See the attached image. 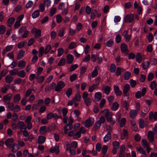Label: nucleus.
I'll return each mask as SVG.
<instances>
[{"mask_svg":"<svg viewBox=\"0 0 157 157\" xmlns=\"http://www.w3.org/2000/svg\"><path fill=\"white\" fill-rule=\"evenodd\" d=\"M77 77V75L76 74H74L70 77V81L71 82L75 81Z\"/></svg>","mask_w":157,"mask_h":157,"instance_id":"52","label":"nucleus"},{"mask_svg":"<svg viewBox=\"0 0 157 157\" xmlns=\"http://www.w3.org/2000/svg\"><path fill=\"white\" fill-rule=\"evenodd\" d=\"M114 90L117 96H120L122 94V91H121L117 86H114Z\"/></svg>","mask_w":157,"mask_h":157,"instance_id":"14","label":"nucleus"},{"mask_svg":"<svg viewBox=\"0 0 157 157\" xmlns=\"http://www.w3.org/2000/svg\"><path fill=\"white\" fill-rule=\"evenodd\" d=\"M26 63L24 61L20 60L18 62V66L21 67V69L23 68L25 66Z\"/></svg>","mask_w":157,"mask_h":157,"instance_id":"30","label":"nucleus"},{"mask_svg":"<svg viewBox=\"0 0 157 157\" xmlns=\"http://www.w3.org/2000/svg\"><path fill=\"white\" fill-rule=\"evenodd\" d=\"M17 126L20 128L21 132L26 130L27 128L26 125L23 121H19L17 123Z\"/></svg>","mask_w":157,"mask_h":157,"instance_id":"7","label":"nucleus"},{"mask_svg":"<svg viewBox=\"0 0 157 157\" xmlns=\"http://www.w3.org/2000/svg\"><path fill=\"white\" fill-rule=\"evenodd\" d=\"M116 66L114 63H112L110 66V71L112 72H114L116 70Z\"/></svg>","mask_w":157,"mask_h":157,"instance_id":"57","label":"nucleus"},{"mask_svg":"<svg viewBox=\"0 0 157 157\" xmlns=\"http://www.w3.org/2000/svg\"><path fill=\"white\" fill-rule=\"evenodd\" d=\"M17 76L23 78L26 75L25 72L23 70H21L19 72H18Z\"/></svg>","mask_w":157,"mask_h":157,"instance_id":"37","label":"nucleus"},{"mask_svg":"<svg viewBox=\"0 0 157 157\" xmlns=\"http://www.w3.org/2000/svg\"><path fill=\"white\" fill-rule=\"evenodd\" d=\"M111 137V133H110L109 132H108L104 138V142L105 143L107 142L110 139Z\"/></svg>","mask_w":157,"mask_h":157,"instance_id":"25","label":"nucleus"},{"mask_svg":"<svg viewBox=\"0 0 157 157\" xmlns=\"http://www.w3.org/2000/svg\"><path fill=\"white\" fill-rule=\"evenodd\" d=\"M110 91V88L108 86H106L104 88V92L107 95H108Z\"/></svg>","mask_w":157,"mask_h":157,"instance_id":"62","label":"nucleus"},{"mask_svg":"<svg viewBox=\"0 0 157 157\" xmlns=\"http://www.w3.org/2000/svg\"><path fill=\"white\" fill-rule=\"evenodd\" d=\"M5 82L8 83H10L13 80V77L10 75H7L5 79Z\"/></svg>","mask_w":157,"mask_h":157,"instance_id":"21","label":"nucleus"},{"mask_svg":"<svg viewBox=\"0 0 157 157\" xmlns=\"http://www.w3.org/2000/svg\"><path fill=\"white\" fill-rule=\"evenodd\" d=\"M32 92V90L30 89H29L26 91L25 94V96L26 98H27L29 96L30 94Z\"/></svg>","mask_w":157,"mask_h":157,"instance_id":"63","label":"nucleus"},{"mask_svg":"<svg viewBox=\"0 0 157 157\" xmlns=\"http://www.w3.org/2000/svg\"><path fill=\"white\" fill-rule=\"evenodd\" d=\"M75 149L70 148L69 147H66L67 151H69L71 155L74 156L76 154Z\"/></svg>","mask_w":157,"mask_h":157,"instance_id":"27","label":"nucleus"},{"mask_svg":"<svg viewBox=\"0 0 157 157\" xmlns=\"http://www.w3.org/2000/svg\"><path fill=\"white\" fill-rule=\"evenodd\" d=\"M141 144L145 148L150 145V144L147 142V140L145 139H143L141 140Z\"/></svg>","mask_w":157,"mask_h":157,"instance_id":"35","label":"nucleus"},{"mask_svg":"<svg viewBox=\"0 0 157 157\" xmlns=\"http://www.w3.org/2000/svg\"><path fill=\"white\" fill-rule=\"evenodd\" d=\"M21 96L19 94L15 95L13 98V101L14 102H18L21 99Z\"/></svg>","mask_w":157,"mask_h":157,"instance_id":"31","label":"nucleus"},{"mask_svg":"<svg viewBox=\"0 0 157 157\" xmlns=\"http://www.w3.org/2000/svg\"><path fill=\"white\" fill-rule=\"evenodd\" d=\"M78 67V65L77 64L72 65L69 68V71L72 72L77 68Z\"/></svg>","mask_w":157,"mask_h":157,"instance_id":"53","label":"nucleus"},{"mask_svg":"<svg viewBox=\"0 0 157 157\" xmlns=\"http://www.w3.org/2000/svg\"><path fill=\"white\" fill-rule=\"evenodd\" d=\"M76 46V43L74 42H72L69 44L68 46V48L72 49L75 48Z\"/></svg>","mask_w":157,"mask_h":157,"instance_id":"60","label":"nucleus"},{"mask_svg":"<svg viewBox=\"0 0 157 157\" xmlns=\"http://www.w3.org/2000/svg\"><path fill=\"white\" fill-rule=\"evenodd\" d=\"M47 128L45 126L40 127V132L41 134H44L47 132Z\"/></svg>","mask_w":157,"mask_h":157,"instance_id":"28","label":"nucleus"},{"mask_svg":"<svg viewBox=\"0 0 157 157\" xmlns=\"http://www.w3.org/2000/svg\"><path fill=\"white\" fill-rule=\"evenodd\" d=\"M126 121V119L125 118H123L121 119L120 122V126L121 127H123L125 125Z\"/></svg>","mask_w":157,"mask_h":157,"instance_id":"61","label":"nucleus"},{"mask_svg":"<svg viewBox=\"0 0 157 157\" xmlns=\"http://www.w3.org/2000/svg\"><path fill=\"white\" fill-rule=\"evenodd\" d=\"M44 53V47H40L39 50V57H42Z\"/></svg>","mask_w":157,"mask_h":157,"instance_id":"43","label":"nucleus"},{"mask_svg":"<svg viewBox=\"0 0 157 157\" xmlns=\"http://www.w3.org/2000/svg\"><path fill=\"white\" fill-rule=\"evenodd\" d=\"M13 48V45H9L7 46L6 48L3 50L2 55H4L6 52H9Z\"/></svg>","mask_w":157,"mask_h":157,"instance_id":"22","label":"nucleus"},{"mask_svg":"<svg viewBox=\"0 0 157 157\" xmlns=\"http://www.w3.org/2000/svg\"><path fill=\"white\" fill-rule=\"evenodd\" d=\"M31 33H34V37L37 38L41 36V31L40 29H37L35 27H33Z\"/></svg>","mask_w":157,"mask_h":157,"instance_id":"2","label":"nucleus"},{"mask_svg":"<svg viewBox=\"0 0 157 157\" xmlns=\"http://www.w3.org/2000/svg\"><path fill=\"white\" fill-rule=\"evenodd\" d=\"M101 113L105 116V117L108 116L109 114H111L112 112H109V110L107 109H105L101 112Z\"/></svg>","mask_w":157,"mask_h":157,"instance_id":"36","label":"nucleus"},{"mask_svg":"<svg viewBox=\"0 0 157 157\" xmlns=\"http://www.w3.org/2000/svg\"><path fill=\"white\" fill-rule=\"evenodd\" d=\"M149 63L148 61L144 62L142 63V67L143 70L147 69L149 67Z\"/></svg>","mask_w":157,"mask_h":157,"instance_id":"45","label":"nucleus"},{"mask_svg":"<svg viewBox=\"0 0 157 157\" xmlns=\"http://www.w3.org/2000/svg\"><path fill=\"white\" fill-rule=\"evenodd\" d=\"M120 143L119 142L117 141H114L113 143V148L115 149H118L119 147Z\"/></svg>","mask_w":157,"mask_h":157,"instance_id":"49","label":"nucleus"},{"mask_svg":"<svg viewBox=\"0 0 157 157\" xmlns=\"http://www.w3.org/2000/svg\"><path fill=\"white\" fill-rule=\"evenodd\" d=\"M73 127L72 125H69V124H66L64 127V132L65 134H67V132L69 130L72 129Z\"/></svg>","mask_w":157,"mask_h":157,"instance_id":"24","label":"nucleus"},{"mask_svg":"<svg viewBox=\"0 0 157 157\" xmlns=\"http://www.w3.org/2000/svg\"><path fill=\"white\" fill-rule=\"evenodd\" d=\"M99 69V67L98 66H96L94 68V70L92 72L91 77L94 78L97 76L98 74V70Z\"/></svg>","mask_w":157,"mask_h":157,"instance_id":"16","label":"nucleus"},{"mask_svg":"<svg viewBox=\"0 0 157 157\" xmlns=\"http://www.w3.org/2000/svg\"><path fill=\"white\" fill-rule=\"evenodd\" d=\"M6 31V27L4 25L0 26V34H3Z\"/></svg>","mask_w":157,"mask_h":157,"instance_id":"64","label":"nucleus"},{"mask_svg":"<svg viewBox=\"0 0 157 157\" xmlns=\"http://www.w3.org/2000/svg\"><path fill=\"white\" fill-rule=\"evenodd\" d=\"M44 79V76H41L37 78V81L38 83H41Z\"/></svg>","mask_w":157,"mask_h":157,"instance_id":"51","label":"nucleus"},{"mask_svg":"<svg viewBox=\"0 0 157 157\" xmlns=\"http://www.w3.org/2000/svg\"><path fill=\"white\" fill-rule=\"evenodd\" d=\"M137 111L135 109L131 110L129 113L130 117L132 119L135 118L137 116Z\"/></svg>","mask_w":157,"mask_h":157,"instance_id":"13","label":"nucleus"},{"mask_svg":"<svg viewBox=\"0 0 157 157\" xmlns=\"http://www.w3.org/2000/svg\"><path fill=\"white\" fill-rule=\"evenodd\" d=\"M139 126L141 128H143L144 127V121L141 118H140L139 120Z\"/></svg>","mask_w":157,"mask_h":157,"instance_id":"44","label":"nucleus"},{"mask_svg":"<svg viewBox=\"0 0 157 157\" xmlns=\"http://www.w3.org/2000/svg\"><path fill=\"white\" fill-rule=\"evenodd\" d=\"M134 17V15L132 14L126 15L124 18V22L131 23L133 20Z\"/></svg>","mask_w":157,"mask_h":157,"instance_id":"5","label":"nucleus"},{"mask_svg":"<svg viewBox=\"0 0 157 157\" xmlns=\"http://www.w3.org/2000/svg\"><path fill=\"white\" fill-rule=\"evenodd\" d=\"M72 90L71 88H69L66 90V94L68 97H69L72 94Z\"/></svg>","mask_w":157,"mask_h":157,"instance_id":"50","label":"nucleus"},{"mask_svg":"<svg viewBox=\"0 0 157 157\" xmlns=\"http://www.w3.org/2000/svg\"><path fill=\"white\" fill-rule=\"evenodd\" d=\"M94 119L92 117H90L84 122V125L86 127L89 128L94 123Z\"/></svg>","mask_w":157,"mask_h":157,"instance_id":"3","label":"nucleus"},{"mask_svg":"<svg viewBox=\"0 0 157 157\" xmlns=\"http://www.w3.org/2000/svg\"><path fill=\"white\" fill-rule=\"evenodd\" d=\"M155 134L153 132L151 131H149L148 132L147 137L150 143H152L154 141Z\"/></svg>","mask_w":157,"mask_h":157,"instance_id":"6","label":"nucleus"},{"mask_svg":"<svg viewBox=\"0 0 157 157\" xmlns=\"http://www.w3.org/2000/svg\"><path fill=\"white\" fill-rule=\"evenodd\" d=\"M156 83L155 81H152L150 85V87L152 90H154L156 88Z\"/></svg>","mask_w":157,"mask_h":157,"instance_id":"58","label":"nucleus"},{"mask_svg":"<svg viewBox=\"0 0 157 157\" xmlns=\"http://www.w3.org/2000/svg\"><path fill=\"white\" fill-rule=\"evenodd\" d=\"M121 69H123L120 67H117L116 72L115 73L116 75L117 76H118L119 75H121Z\"/></svg>","mask_w":157,"mask_h":157,"instance_id":"56","label":"nucleus"},{"mask_svg":"<svg viewBox=\"0 0 157 157\" xmlns=\"http://www.w3.org/2000/svg\"><path fill=\"white\" fill-rule=\"evenodd\" d=\"M18 70L17 69H14L10 71V73L11 75H17Z\"/></svg>","mask_w":157,"mask_h":157,"instance_id":"59","label":"nucleus"},{"mask_svg":"<svg viewBox=\"0 0 157 157\" xmlns=\"http://www.w3.org/2000/svg\"><path fill=\"white\" fill-rule=\"evenodd\" d=\"M24 54L25 52L23 50H21L18 54L17 59L19 60L21 59L24 56Z\"/></svg>","mask_w":157,"mask_h":157,"instance_id":"38","label":"nucleus"},{"mask_svg":"<svg viewBox=\"0 0 157 157\" xmlns=\"http://www.w3.org/2000/svg\"><path fill=\"white\" fill-rule=\"evenodd\" d=\"M40 14V12L39 10H36L34 11L32 14V17L33 18H37Z\"/></svg>","mask_w":157,"mask_h":157,"instance_id":"40","label":"nucleus"},{"mask_svg":"<svg viewBox=\"0 0 157 157\" xmlns=\"http://www.w3.org/2000/svg\"><path fill=\"white\" fill-rule=\"evenodd\" d=\"M81 98V96L79 93L76 94L73 99V101L75 102V101H80Z\"/></svg>","mask_w":157,"mask_h":157,"instance_id":"32","label":"nucleus"},{"mask_svg":"<svg viewBox=\"0 0 157 157\" xmlns=\"http://www.w3.org/2000/svg\"><path fill=\"white\" fill-rule=\"evenodd\" d=\"M78 147V143L76 141H73L70 144L66 145V147H69L70 148L75 149Z\"/></svg>","mask_w":157,"mask_h":157,"instance_id":"12","label":"nucleus"},{"mask_svg":"<svg viewBox=\"0 0 157 157\" xmlns=\"http://www.w3.org/2000/svg\"><path fill=\"white\" fill-rule=\"evenodd\" d=\"M142 56L140 53H138L137 54L136 56V61L138 63H140L142 61Z\"/></svg>","mask_w":157,"mask_h":157,"instance_id":"29","label":"nucleus"},{"mask_svg":"<svg viewBox=\"0 0 157 157\" xmlns=\"http://www.w3.org/2000/svg\"><path fill=\"white\" fill-rule=\"evenodd\" d=\"M119 107V104L117 102L113 103L111 107V109L113 111L117 110Z\"/></svg>","mask_w":157,"mask_h":157,"instance_id":"33","label":"nucleus"},{"mask_svg":"<svg viewBox=\"0 0 157 157\" xmlns=\"http://www.w3.org/2000/svg\"><path fill=\"white\" fill-rule=\"evenodd\" d=\"M84 100L85 103L87 106H88L90 105L91 101V100L90 98L89 97L84 99Z\"/></svg>","mask_w":157,"mask_h":157,"instance_id":"48","label":"nucleus"},{"mask_svg":"<svg viewBox=\"0 0 157 157\" xmlns=\"http://www.w3.org/2000/svg\"><path fill=\"white\" fill-rule=\"evenodd\" d=\"M128 137V132L127 130L124 129L123 130V133L121 135V139L122 140H123Z\"/></svg>","mask_w":157,"mask_h":157,"instance_id":"15","label":"nucleus"},{"mask_svg":"<svg viewBox=\"0 0 157 157\" xmlns=\"http://www.w3.org/2000/svg\"><path fill=\"white\" fill-rule=\"evenodd\" d=\"M57 56L59 57L62 55L64 52V50L62 48H59L58 49Z\"/></svg>","mask_w":157,"mask_h":157,"instance_id":"54","label":"nucleus"},{"mask_svg":"<svg viewBox=\"0 0 157 157\" xmlns=\"http://www.w3.org/2000/svg\"><path fill=\"white\" fill-rule=\"evenodd\" d=\"M74 57L72 55L69 54L67 57V64L71 63L73 61Z\"/></svg>","mask_w":157,"mask_h":157,"instance_id":"10","label":"nucleus"},{"mask_svg":"<svg viewBox=\"0 0 157 157\" xmlns=\"http://www.w3.org/2000/svg\"><path fill=\"white\" fill-rule=\"evenodd\" d=\"M131 76V73L129 71H127L124 73V80H128L130 77Z\"/></svg>","mask_w":157,"mask_h":157,"instance_id":"42","label":"nucleus"},{"mask_svg":"<svg viewBox=\"0 0 157 157\" xmlns=\"http://www.w3.org/2000/svg\"><path fill=\"white\" fill-rule=\"evenodd\" d=\"M12 96V94H9L5 95L3 97V101L6 104H9L10 103L11 98Z\"/></svg>","mask_w":157,"mask_h":157,"instance_id":"4","label":"nucleus"},{"mask_svg":"<svg viewBox=\"0 0 157 157\" xmlns=\"http://www.w3.org/2000/svg\"><path fill=\"white\" fill-rule=\"evenodd\" d=\"M113 115V114L112 113L106 117L105 118L107 121L109 122L111 124L113 125L115 123V121L112 117Z\"/></svg>","mask_w":157,"mask_h":157,"instance_id":"8","label":"nucleus"},{"mask_svg":"<svg viewBox=\"0 0 157 157\" xmlns=\"http://www.w3.org/2000/svg\"><path fill=\"white\" fill-rule=\"evenodd\" d=\"M65 86V83L63 81L61 80L59 81L56 84L55 91L57 92L60 91Z\"/></svg>","mask_w":157,"mask_h":157,"instance_id":"1","label":"nucleus"},{"mask_svg":"<svg viewBox=\"0 0 157 157\" xmlns=\"http://www.w3.org/2000/svg\"><path fill=\"white\" fill-rule=\"evenodd\" d=\"M122 106L123 107L125 108V109L127 111L128 110L129 104H128L127 101L126 100H125L124 101Z\"/></svg>","mask_w":157,"mask_h":157,"instance_id":"55","label":"nucleus"},{"mask_svg":"<svg viewBox=\"0 0 157 157\" xmlns=\"http://www.w3.org/2000/svg\"><path fill=\"white\" fill-rule=\"evenodd\" d=\"M50 152L54 153L56 152V154L59 153V147L58 146H56V147H51L50 149Z\"/></svg>","mask_w":157,"mask_h":157,"instance_id":"20","label":"nucleus"},{"mask_svg":"<svg viewBox=\"0 0 157 157\" xmlns=\"http://www.w3.org/2000/svg\"><path fill=\"white\" fill-rule=\"evenodd\" d=\"M14 142V140L12 138H9L6 141L5 144L7 147H10Z\"/></svg>","mask_w":157,"mask_h":157,"instance_id":"11","label":"nucleus"},{"mask_svg":"<svg viewBox=\"0 0 157 157\" xmlns=\"http://www.w3.org/2000/svg\"><path fill=\"white\" fill-rule=\"evenodd\" d=\"M65 33V28H63L59 31L58 35L60 37H62L64 36Z\"/></svg>","mask_w":157,"mask_h":157,"instance_id":"46","label":"nucleus"},{"mask_svg":"<svg viewBox=\"0 0 157 157\" xmlns=\"http://www.w3.org/2000/svg\"><path fill=\"white\" fill-rule=\"evenodd\" d=\"M45 138L43 136H39L38 138L37 143L40 144H43L45 142Z\"/></svg>","mask_w":157,"mask_h":157,"instance_id":"19","label":"nucleus"},{"mask_svg":"<svg viewBox=\"0 0 157 157\" xmlns=\"http://www.w3.org/2000/svg\"><path fill=\"white\" fill-rule=\"evenodd\" d=\"M114 43L113 40L112 39H110L109 40L107 41L105 43L106 46L109 47H112L113 43Z\"/></svg>","mask_w":157,"mask_h":157,"instance_id":"34","label":"nucleus"},{"mask_svg":"<svg viewBox=\"0 0 157 157\" xmlns=\"http://www.w3.org/2000/svg\"><path fill=\"white\" fill-rule=\"evenodd\" d=\"M15 20V19L13 17H11V18H9L8 21V26L10 27L14 23Z\"/></svg>","mask_w":157,"mask_h":157,"instance_id":"26","label":"nucleus"},{"mask_svg":"<svg viewBox=\"0 0 157 157\" xmlns=\"http://www.w3.org/2000/svg\"><path fill=\"white\" fill-rule=\"evenodd\" d=\"M66 59L64 58H61L59 62L58 63L57 65L59 66H64L66 63Z\"/></svg>","mask_w":157,"mask_h":157,"instance_id":"41","label":"nucleus"},{"mask_svg":"<svg viewBox=\"0 0 157 157\" xmlns=\"http://www.w3.org/2000/svg\"><path fill=\"white\" fill-rule=\"evenodd\" d=\"M130 89V86L128 84H126L125 85L123 92L124 94V96H127L126 94L128 93Z\"/></svg>","mask_w":157,"mask_h":157,"instance_id":"17","label":"nucleus"},{"mask_svg":"<svg viewBox=\"0 0 157 157\" xmlns=\"http://www.w3.org/2000/svg\"><path fill=\"white\" fill-rule=\"evenodd\" d=\"M149 117L150 120H151L153 118L155 121L156 120H157V112H155L154 114L152 112L150 111L149 113Z\"/></svg>","mask_w":157,"mask_h":157,"instance_id":"9","label":"nucleus"},{"mask_svg":"<svg viewBox=\"0 0 157 157\" xmlns=\"http://www.w3.org/2000/svg\"><path fill=\"white\" fill-rule=\"evenodd\" d=\"M121 49L122 52L125 53L128 50L127 46L125 43H123L121 44Z\"/></svg>","mask_w":157,"mask_h":157,"instance_id":"18","label":"nucleus"},{"mask_svg":"<svg viewBox=\"0 0 157 157\" xmlns=\"http://www.w3.org/2000/svg\"><path fill=\"white\" fill-rule=\"evenodd\" d=\"M101 94L100 92H97L95 94V98L97 101H100L101 98Z\"/></svg>","mask_w":157,"mask_h":157,"instance_id":"23","label":"nucleus"},{"mask_svg":"<svg viewBox=\"0 0 157 157\" xmlns=\"http://www.w3.org/2000/svg\"><path fill=\"white\" fill-rule=\"evenodd\" d=\"M97 84H93L91 86L89 89V91L90 92H92L97 87Z\"/></svg>","mask_w":157,"mask_h":157,"instance_id":"47","label":"nucleus"},{"mask_svg":"<svg viewBox=\"0 0 157 157\" xmlns=\"http://www.w3.org/2000/svg\"><path fill=\"white\" fill-rule=\"evenodd\" d=\"M19 148V145L17 144H14L12 147V151L13 152L15 153Z\"/></svg>","mask_w":157,"mask_h":157,"instance_id":"39","label":"nucleus"}]
</instances>
